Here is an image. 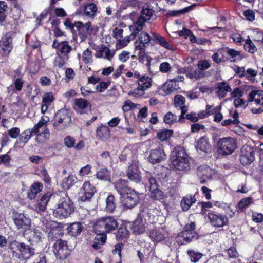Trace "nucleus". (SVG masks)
<instances>
[{
  "label": "nucleus",
  "mask_w": 263,
  "mask_h": 263,
  "mask_svg": "<svg viewBox=\"0 0 263 263\" xmlns=\"http://www.w3.org/2000/svg\"><path fill=\"white\" fill-rule=\"evenodd\" d=\"M13 220L16 228L18 230H26L29 229L31 225V220L27 215L17 213L13 215Z\"/></svg>",
  "instance_id": "13"
},
{
  "label": "nucleus",
  "mask_w": 263,
  "mask_h": 263,
  "mask_svg": "<svg viewBox=\"0 0 263 263\" xmlns=\"http://www.w3.org/2000/svg\"><path fill=\"white\" fill-rule=\"evenodd\" d=\"M195 147L198 150L207 153L211 149L209 139L205 136L200 137L197 140Z\"/></svg>",
  "instance_id": "30"
},
{
  "label": "nucleus",
  "mask_w": 263,
  "mask_h": 263,
  "mask_svg": "<svg viewBox=\"0 0 263 263\" xmlns=\"http://www.w3.org/2000/svg\"><path fill=\"white\" fill-rule=\"evenodd\" d=\"M186 75L190 79L197 80L203 76V72L200 70L196 69L192 72H186Z\"/></svg>",
  "instance_id": "58"
},
{
  "label": "nucleus",
  "mask_w": 263,
  "mask_h": 263,
  "mask_svg": "<svg viewBox=\"0 0 263 263\" xmlns=\"http://www.w3.org/2000/svg\"><path fill=\"white\" fill-rule=\"evenodd\" d=\"M9 248L13 252V256L22 261H26L34 254V250L23 242H19L16 240L12 241Z\"/></svg>",
  "instance_id": "4"
},
{
  "label": "nucleus",
  "mask_w": 263,
  "mask_h": 263,
  "mask_svg": "<svg viewBox=\"0 0 263 263\" xmlns=\"http://www.w3.org/2000/svg\"><path fill=\"white\" fill-rule=\"evenodd\" d=\"M178 86L176 83V80H171L166 82L162 87V90H163L166 95L170 94L173 92L177 90Z\"/></svg>",
  "instance_id": "44"
},
{
  "label": "nucleus",
  "mask_w": 263,
  "mask_h": 263,
  "mask_svg": "<svg viewBox=\"0 0 263 263\" xmlns=\"http://www.w3.org/2000/svg\"><path fill=\"white\" fill-rule=\"evenodd\" d=\"M8 8L6 3L4 1H0V22H4L6 18V15L5 11Z\"/></svg>",
  "instance_id": "60"
},
{
  "label": "nucleus",
  "mask_w": 263,
  "mask_h": 263,
  "mask_svg": "<svg viewBox=\"0 0 263 263\" xmlns=\"http://www.w3.org/2000/svg\"><path fill=\"white\" fill-rule=\"evenodd\" d=\"M132 32H133L132 31ZM137 34H135L132 33L130 36H126L123 39L121 40V39L118 40L116 43V48L117 49H121L124 48L131 41V37H132L134 39Z\"/></svg>",
  "instance_id": "48"
},
{
  "label": "nucleus",
  "mask_w": 263,
  "mask_h": 263,
  "mask_svg": "<svg viewBox=\"0 0 263 263\" xmlns=\"http://www.w3.org/2000/svg\"><path fill=\"white\" fill-rule=\"evenodd\" d=\"M218 151L222 155H228L233 153L237 148V141L234 138L227 137L220 138L217 143Z\"/></svg>",
  "instance_id": "7"
},
{
  "label": "nucleus",
  "mask_w": 263,
  "mask_h": 263,
  "mask_svg": "<svg viewBox=\"0 0 263 263\" xmlns=\"http://www.w3.org/2000/svg\"><path fill=\"white\" fill-rule=\"evenodd\" d=\"M75 28L78 32V35L81 41H84L90 35L93 31V28L90 22L83 24L82 22L76 21Z\"/></svg>",
  "instance_id": "12"
},
{
  "label": "nucleus",
  "mask_w": 263,
  "mask_h": 263,
  "mask_svg": "<svg viewBox=\"0 0 263 263\" xmlns=\"http://www.w3.org/2000/svg\"><path fill=\"white\" fill-rule=\"evenodd\" d=\"M50 138V132L47 128H46L43 132L37 134L36 140L39 143H43L49 139Z\"/></svg>",
  "instance_id": "55"
},
{
  "label": "nucleus",
  "mask_w": 263,
  "mask_h": 263,
  "mask_svg": "<svg viewBox=\"0 0 263 263\" xmlns=\"http://www.w3.org/2000/svg\"><path fill=\"white\" fill-rule=\"evenodd\" d=\"M195 224L194 222H191L186 224L183 229L177 236V241L180 244L187 243L193 240L198 238L197 234L195 231Z\"/></svg>",
  "instance_id": "8"
},
{
  "label": "nucleus",
  "mask_w": 263,
  "mask_h": 263,
  "mask_svg": "<svg viewBox=\"0 0 263 263\" xmlns=\"http://www.w3.org/2000/svg\"><path fill=\"white\" fill-rule=\"evenodd\" d=\"M107 236L105 233L103 232L97 234L94 238L93 243L92 247L95 250H98L101 248V246L104 245L106 242Z\"/></svg>",
  "instance_id": "39"
},
{
  "label": "nucleus",
  "mask_w": 263,
  "mask_h": 263,
  "mask_svg": "<svg viewBox=\"0 0 263 263\" xmlns=\"http://www.w3.org/2000/svg\"><path fill=\"white\" fill-rule=\"evenodd\" d=\"M68 59L69 57L59 55L55 59L54 62V66L58 67L59 68H63L65 66L66 62L68 61Z\"/></svg>",
  "instance_id": "54"
},
{
  "label": "nucleus",
  "mask_w": 263,
  "mask_h": 263,
  "mask_svg": "<svg viewBox=\"0 0 263 263\" xmlns=\"http://www.w3.org/2000/svg\"><path fill=\"white\" fill-rule=\"evenodd\" d=\"M73 211L72 201L66 194H62L60 196L57 206L53 210L54 216L60 219L66 218L70 216Z\"/></svg>",
  "instance_id": "2"
},
{
  "label": "nucleus",
  "mask_w": 263,
  "mask_h": 263,
  "mask_svg": "<svg viewBox=\"0 0 263 263\" xmlns=\"http://www.w3.org/2000/svg\"><path fill=\"white\" fill-rule=\"evenodd\" d=\"M53 252L57 257L59 259H65L70 254V250L68 248L66 241L62 240H58L53 246Z\"/></svg>",
  "instance_id": "11"
},
{
  "label": "nucleus",
  "mask_w": 263,
  "mask_h": 263,
  "mask_svg": "<svg viewBox=\"0 0 263 263\" xmlns=\"http://www.w3.org/2000/svg\"><path fill=\"white\" fill-rule=\"evenodd\" d=\"M173 132L170 129H162L157 133V138L161 141H167L173 135Z\"/></svg>",
  "instance_id": "47"
},
{
  "label": "nucleus",
  "mask_w": 263,
  "mask_h": 263,
  "mask_svg": "<svg viewBox=\"0 0 263 263\" xmlns=\"http://www.w3.org/2000/svg\"><path fill=\"white\" fill-rule=\"evenodd\" d=\"M127 176L129 179L136 183L141 181V176L138 166L136 163H132L128 166L127 171Z\"/></svg>",
  "instance_id": "23"
},
{
  "label": "nucleus",
  "mask_w": 263,
  "mask_h": 263,
  "mask_svg": "<svg viewBox=\"0 0 263 263\" xmlns=\"http://www.w3.org/2000/svg\"><path fill=\"white\" fill-rule=\"evenodd\" d=\"M84 11L86 16L92 18L96 16L98 8L94 3H86L84 5Z\"/></svg>",
  "instance_id": "37"
},
{
  "label": "nucleus",
  "mask_w": 263,
  "mask_h": 263,
  "mask_svg": "<svg viewBox=\"0 0 263 263\" xmlns=\"http://www.w3.org/2000/svg\"><path fill=\"white\" fill-rule=\"evenodd\" d=\"M177 120V117L171 112H167L164 117V122L166 124H172Z\"/></svg>",
  "instance_id": "61"
},
{
  "label": "nucleus",
  "mask_w": 263,
  "mask_h": 263,
  "mask_svg": "<svg viewBox=\"0 0 263 263\" xmlns=\"http://www.w3.org/2000/svg\"><path fill=\"white\" fill-rule=\"evenodd\" d=\"M146 48V45H144V44L138 43V42L135 43L134 53L136 55L138 56V59L139 61H142L145 58Z\"/></svg>",
  "instance_id": "43"
},
{
  "label": "nucleus",
  "mask_w": 263,
  "mask_h": 263,
  "mask_svg": "<svg viewBox=\"0 0 263 263\" xmlns=\"http://www.w3.org/2000/svg\"><path fill=\"white\" fill-rule=\"evenodd\" d=\"M135 104L130 100H126L124 102L122 109L123 112H127L130 111L132 108L135 107Z\"/></svg>",
  "instance_id": "64"
},
{
  "label": "nucleus",
  "mask_w": 263,
  "mask_h": 263,
  "mask_svg": "<svg viewBox=\"0 0 263 263\" xmlns=\"http://www.w3.org/2000/svg\"><path fill=\"white\" fill-rule=\"evenodd\" d=\"M248 101L255 105L263 106V90H253L248 96Z\"/></svg>",
  "instance_id": "25"
},
{
  "label": "nucleus",
  "mask_w": 263,
  "mask_h": 263,
  "mask_svg": "<svg viewBox=\"0 0 263 263\" xmlns=\"http://www.w3.org/2000/svg\"><path fill=\"white\" fill-rule=\"evenodd\" d=\"M153 218L148 209H145L140 212L135 220L129 223V227L134 234H143L147 228V223L154 222Z\"/></svg>",
  "instance_id": "3"
},
{
  "label": "nucleus",
  "mask_w": 263,
  "mask_h": 263,
  "mask_svg": "<svg viewBox=\"0 0 263 263\" xmlns=\"http://www.w3.org/2000/svg\"><path fill=\"white\" fill-rule=\"evenodd\" d=\"M52 194L50 192L46 193L43 195L42 197L38 200L35 206V210L37 212H41L44 211L49 202Z\"/></svg>",
  "instance_id": "29"
},
{
  "label": "nucleus",
  "mask_w": 263,
  "mask_h": 263,
  "mask_svg": "<svg viewBox=\"0 0 263 263\" xmlns=\"http://www.w3.org/2000/svg\"><path fill=\"white\" fill-rule=\"evenodd\" d=\"M106 210L107 212L112 213L115 208V197L113 195H110L106 199Z\"/></svg>",
  "instance_id": "50"
},
{
  "label": "nucleus",
  "mask_w": 263,
  "mask_h": 263,
  "mask_svg": "<svg viewBox=\"0 0 263 263\" xmlns=\"http://www.w3.org/2000/svg\"><path fill=\"white\" fill-rule=\"evenodd\" d=\"M82 60L85 64H91L93 63L92 52L89 48L83 52Z\"/></svg>",
  "instance_id": "53"
},
{
  "label": "nucleus",
  "mask_w": 263,
  "mask_h": 263,
  "mask_svg": "<svg viewBox=\"0 0 263 263\" xmlns=\"http://www.w3.org/2000/svg\"><path fill=\"white\" fill-rule=\"evenodd\" d=\"M185 99L180 95H176L174 97L175 106L181 111L180 118H184V114L187 111V107L185 105Z\"/></svg>",
  "instance_id": "28"
},
{
  "label": "nucleus",
  "mask_w": 263,
  "mask_h": 263,
  "mask_svg": "<svg viewBox=\"0 0 263 263\" xmlns=\"http://www.w3.org/2000/svg\"><path fill=\"white\" fill-rule=\"evenodd\" d=\"M225 52L227 54L228 58L231 62H235L240 61L243 58L240 51L235 50L233 49L227 48L226 49Z\"/></svg>",
  "instance_id": "38"
},
{
  "label": "nucleus",
  "mask_w": 263,
  "mask_h": 263,
  "mask_svg": "<svg viewBox=\"0 0 263 263\" xmlns=\"http://www.w3.org/2000/svg\"><path fill=\"white\" fill-rule=\"evenodd\" d=\"M196 201L194 195H186L181 200L180 202L181 207L183 211H187L189 210L192 204Z\"/></svg>",
  "instance_id": "36"
},
{
  "label": "nucleus",
  "mask_w": 263,
  "mask_h": 263,
  "mask_svg": "<svg viewBox=\"0 0 263 263\" xmlns=\"http://www.w3.org/2000/svg\"><path fill=\"white\" fill-rule=\"evenodd\" d=\"M208 217L213 227L221 228L228 224V219L224 214L209 212Z\"/></svg>",
  "instance_id": "15"
},
{
  "label": "nucleus",
  "mask_w": 263,
  "mask_h": 263,
  "mask_svg": "<svg viewBox=\"0 0 263 263\" xmlns=\"http://www.w3.org/2000/svg\"><path fill=\"white\" fill-rule=\"evenodd\" d=\"M151 34H152L151 40L155 41V44H158L167 50H174L173 46L164 37L155 32H151Z\"/></svg>",
  "instance_id": "27"
},
{
  "label": "nucleus",
  "mask_w": 263,
  "mask_h": 263,
  "mask_svg": "<svg viewBox=\"0 0 263 263\" xmlns=\"http://www.w3.org/2000/svg\"><path fill=\"white\" fill-rule=\"evenodd\" d=\"M213 174V171L208 165H203L198 167L197 174L200 179V183H204L210 179Z\"/></svg>",
  "instance_id": "22"
},
{
  "label": "nucleus",
  "mask_w": 263,
  "mask_h": 263,
  "mask_svg": "<svg viewBox=\"0 0 263 263\" xmlns=\"http://www.w3.org/2000/svg\"><path fill=\"white\" fill-rule=\"evenodd\" d=\"M13 83L8 88L9 92L17 93L22 88L24 81L22 79H13Z\"/></svg>",
  "instance_id": "41"
},
{
  "label": "nucleus",
  "mask_w": 263,
  "mask_h": 263,
  "mask_svg": "<svg viewBox=\"0 0 263 263\" xmlns=\"http://www.w3.org/2000/svg\"><path fill=\"white\" fill-rule=\"evenodd\" d=\"M53 48L58 50V52L62 55L69 57L68 54L72 50L71 46L66 41L58 42L57 40L53 41L52 45Z\"/></svg>",
  "instance_id": "21"
},
{
  "label": "nucleus",
  "mask_w": 263,
  "mask_h": 263,
  "mask_svg": "<svg viewBox=\"0 0 263 263\" xmlns=\"http://www.w3.org/2000/svg\"><path fill=\"white\" fill-rule=\"evenodd\" d=\"M244 49L246 51L250 53H254L257 51L256 47L250 39L249 36H248V38L245 40Z\"/></svg>",
  "instance_id": "52"
},
{
  "label": "nucleus",
  "mask_w": 263,
  "mask_h": 263,
  "mask_svg": "<svg viewBox=\"0 0 263 263\" xmlns=\"http://www.w3.org/2000/svg\"><path fill=\"white\" fill-rule=\"evenodd\" d=\"M43 189L42 183L36 182L33 183L30 187V190L28 192V197L30 199H34L36 195L39 193Z\"/></svg>",
  "instance_id": "42"
},
{
  "label": "nucleus",
  "mask_w": 263,
  "mask_h": 263,
  "mask_svg": "<svg viewBox=\"0 0 263 263\" xmlns=\"http://www.w3.org/2000/svg\"><path fill=\"white\" fill-rule=\"evenodd\" d=\"M2 50L3 51V55H8L12 49V40L8 35L3 37L0 44Z\"/></svg>",
  "instance_id": "31"
},
{
  "label": "nucleus",
  "mask_w": 263,
  "mask_h": 263,
  "mask_svg": "<svg viewBox=\"0 0 263 263\" xmlns=\"http://www.w3.org/2000/svg\"><path fill=\"white\" fill-rule=\"evenodd\" d=\"M252 199L251 198H246L241 200L238 204V209L242 211L248 206L251 203Z\"/></svg>",
  "instance_id": "62"
},
{
  "label": "nucleus",
  "mask_w": 263,
  "mask_h": 263,
  "mask_svg": "<svg viewBox=\"0 0 263 263\" xmlns=\"http://www.w3.org/2000/svg\"><path fill=\"white\" fill-rule=\"evenodd\" d=\"M76 179L75 176L69 175L68 177L64 178L61 183V186L64 190L69 189L74 184Z\"/></svg>",
  "instance_id": "46"
},
{
  "label": "nucleus",
  "mask_w": 263,
  "mask_h": 263,
  "mask_svg": "<svg viewBox=\"0 0 263 263\" xmlns=\"http://www.w3.org/2000/svg\"><path fill=\"white\" fill-rule=\"evenodd\" d=\"M130 56L129 51L123 50L119 54L118 59L121 62L124 63L129 59Z\"/></svg>",
  "instance_id": "63"
},
{
  "label": "nucleus",
  "mask_w": 263,
  "mask_h": 263,
  "mask_svg": "<svg viewBox=\"0 0 263 263\" xmlns=\"http://www.w3.org/2000/svg\"><path fill=\"white\" fill-rule=\"evenodd\" d=\"M95 192V187L90 184V182L86 181L81 189L79 199L82 201H86L92 197Z\"/></svg>",
  "instance_id": "19"
},
{
  "label": "nucleus",
  "mask_w": 263,
  "mask_h": 263,
  "mask_svg": "<svg viewBox=\"0 0 263 263\" xmlns=\"http://www.w3.org/2000/svg\"><path fill=\"white\" fill-rule=\"evenodd\" d=\"M170 159L173 166L176 169L184 172L190 170V158L182 148L176 147L171 154Z\"/></svg>",
  "instance_id": "1"
},
{
  "label": "nucleus",
  "mask_w": 263,
  "mask_h": 263,
  "mask_svg": "<svg viewBox=\"0 0 263 263\" xmlns=\"http://www.w3.org/2000/svg\"><path fill=\"white\" fill-rule=\"evenodd\" d=\"M137 81L138 84L137 89L142 92L150 88L152 85V79L145 75L142 76Z\"/></svg>",
  "instance_id": "33"
},
{
  "label": "nucleus",
  "mask_w": 263,
  "mask_h": 263,
  "mask_svg": "<svg viewBox=\"0 0 263 263\" xmlns=\"http://www.w3.org/2000/svg\"><path fill=\"white\" fill-rule=\"evenodd\" d=\"M117 219L113 216L103 217L98 219L95 223L94 229L96 232L109 233L118 227Z\"/></svg>",
  "instance_id": "5"
},
{
  "label": "nucleus",
  "mask_w": 263,
  "mask_h": 263,
  "mask_svg": "<svg viewBox=\"0 0 263 263\" xmlns=\"http://www.w3.org/2000/svg\"><path fill=\"white\" fill-rule=\"evenodd\" d=\"M115 50H110L109 48L102 46L97 50L95 56L97 58H103L111 61L115 54Z\"/></svg>",
  "instance_id": "24"
},
{
  "label": "nucleus",
  "mask_w": 263,
  "mask_h": 263,
  "mask_svg": "<svg viewBox=\"0 0 263 263\" xmlns=\"http://www.w3.org/2000/svg\"><path fill=\"white\" fill-rule=\"evenodd\" d=\"M217 95L220 98L226 96L228 92H231L232 89L229 84L227 82H221L217 86Z\"/></svg>",
  "instance_id": "40"
},
{
  "label": "nucleus",
  "mask_w": 263,
  "mask_h": 263,
  "mask_svg": "<svg viewBox=\"0 0 263 263\" xmlns=\"http://www.w3.org/2000/svg\"><path fill=\"white\" fill-rule=\"evenodd\" d=\"M255 159L253 149L248 146L244 145L241 149L240 160L242 165L250 164Z\"/></svg>",
  "instance_id": "17"
},
{
  "label": "nucleus",
  "mask_w": 263,
  "mask_h": 263,
  "mask_svg": "<svg viewBox=\"0 0 263 263\" xmlns=\"http://www.w3.org/2000/svg\"><path fill=\"white\" fill-rule=\"evenodd\" d=\"M74 109L79 114H86L90 110L91 106L89 102L86 99L78 98L74 100Z\"/></svg>",
  "instance_id": "20"
},
{
  "label": "nucleus",
  "mask_w": 263,
  "mask_h": 263,
  "mask_svg": "<svg viewBox=\"0 0 263 263\" xmlns=\"http://www.w3.org/2000/svg\"><path fill=\"white\" fill-rule=\"evenodd\" d=\"M54 100V97L51 92H46L43 94L41 108L42 114H44L47 111Z\"/></svg>",
  "instance_id": "26"
},
{
  "label": "nucleus",
  "mask_w": 263,
  "mask_h": 263,
  "mask_svg": "<svg viewBox=\"0 0 263 263\" xmlns=\"http://www.w3.org/2000/svg\"><path fill=\"white\" fill-rule=\"evenodd\" d=\"M130 233L124 224H122L116 233V238L118 240L126 239L129 237Z\"/></svg>",
  "instance_id": "45"
},
{
  "label": "nucleus",
  "mask_w": 263,
  "mask_h": 263,
  "mask_svg": "<svg viewBox=\"0 0 263 263\" xmlns=\"http://www.w3.org/2000/svg\"><path fill=\"white\" fill-rule=\"evenodd\" d=\"M71 121V118L68 110L63 108L55 114L53 125L57 130L62 131L69 125Z\"/></svg>",
  "instance_id": "6"
},
{
  "label": "nucleus",
  "mask_w": 263,
  "mask_h": 263,
  "mask_svg": "<svg viewBox=\"0 0 263 263\" xmlns=\"http://www.w3.org/2000/svg\"><path fill=\"white\" fill-rule=\"evenodd\" d=\"M83 227L80 222L71 223L67 228V234L71 236H77L82 232Z\"/></svg>",
  "instance_id": "34"
},
{
  "label": "nucleus",
  "mask_w": 263,
  "mask_h": 263,
  "mask_svg": "<svg viewBox=\"0 0 263 263\" xmlns=\"http://www.w3.org/2000/svg\"><path fill=\"white\" fill-rule=\"evenodd\" d=\"M166 159V155L164 150L159 147L151 150L148 157V161L152 164L161 163Z\"/></svg>",
  "instance_id": "18"
},
{
  "label": "nucleus",
  "mask_w": 263,
  "mask_h": 263,
  "mask_svg": "<svg viewBox=\"0 0 263 263\" xmlns=\"http://www.w3.org/2000/svg\"><path fill=\"white\" fill-rule=\"evenodd\" d=\"M97 179L103 180H109L110 179V173L106 168H101L96 174Z\"/></svg>",
  "instance_id": "49"
},
{
  "label": "nucleus",
  "mask_w": 263,
  "mask_h": 263,
  "mask_svg": "<svg viewBox=\"0 0 263 263\" xmlns=\"http://www.w3.org/2000/svg\"><path fill=\"white\" fill-rule=\"evenodd\" d=\"M187 254L191 258V260L192 262H197L203 256L202 254L198 252H195L194 250H189Z\"/></svg>",
  "instance_id": "57"
},
{
  "label": "nucleus",
  "mask_w": 263,
  "mask_h": 263,
  "mask_svg": "<svg viewBox=\"0 0 263 263\" xmlns=\"http://www.w3.org/2000/svg\"><path fill=\"white\" fill-rule=\"evenodd\" d=\"M138 41L139 42L138 43L146 45V44H148L150 42L151 38L147 32H141L139 35Z\"/></svg>",
  "instance_id": "59"
},
{
  "label": "nucleus",
  "mask_w": 263,
  "mask_h": 263,
  "mask_svg": "<svg viewBox=\"0 0 263 263\" xmlns=\"http://www.w3.org/2000/svg\"><path fill=\"white\" fill-rule=\"evenodd\" d=\"M29 234L30 240L33 242H38L42 238V233L39 230L31 231Z\"/></svg>",
  "instance_id": "56"
},
{
  "label": "nucleus",
  "mask_w": 263,
  "mask_h": 263,
  "mask_svg": "<svg viewBox=\"0 0 263 263\" xmlns=\"http://www.w3.org/2000/svg\"><path fill=\"white\" fill-rule=\"evenodd\" d=\"M120 198L122 206L126 209L133 208L139 201V194L133 189Z\"/></svg>",
  "instance_id": "10"
},
{
  "label": "nucleus",
  "mask_w": 263,
  "mask_h": 263,
  "mask_svg": "<svg viewBox=\"0 0 263 263\" xmlns=\"http://www.w3.org/2000/svg\"><path fill=\"white\" fill-rule=\"evenodd\" d=\"M147 233L151 240L155 243L164 240L168 236V233L164 227L155 228Z\"/></svg>",
  "instance_id": "16"
},
{
  "label": "nucleus",
  "mask_w": 263,
  "mask_h": 263,
  "mask_svg": "<svg viewBox=\"0 0 263 263\" xmlns=\"http://www.w3.org/2000/svg\"><path fill=\"white\" fill-rule=\"evenodd\" d=\"M34 132L32 129H27L23 132L19 136V140L21 142L27 143L32 137V134Z\"/></svg>",
  "instance_id": "51"
},
{
  "label": "nucleus",
  "mask_w": 263,
  "mask_h": 263,
  "mask_svg": "<svg viewBox=\"0 0 263 263\" xmlns=\"http://www.w3.org/2000/svg\"><path fill=\"white\" fill-rule=\"evenodd\" d=\"M115 187L118 193L122 196L127 192L130 191L132 189L127 186V182L122 179H119L116 182Z\"/></svg>",
  "instance_id": "35"
},
{
  "label": "nucleus",
  "mask_w": 263,
  "mask_h": 263,
  "mask_svg": "<svg viewBox=\"0 0 263 263\" xmlns=\"http://www.w3.org/2000/svg\"><path fill=\"white\" fill-rule=\"evenodd\" d=\"M150 197L155 200L161 202L164 201L165 195L163 192L158 188V183L155 178L151 177L149 179Z\"/></svg>",
  "instance_id": "14"
},
{
  "label": "nucleus",
  "mask_w": 263,
  "mask_h": 263,
  "mask_svg": "<svg viewBox=\"0 0 263 263\" xmlns=\"http://www.w3.org/2000/svg\"><path fill=\"white\" fill-rule=\"evenodd\" d=\"M96 137L97 139L102 141L107 140L110 137L109 128L105 125L99 127L96 130Z\"/></svg>",
  "instance_id": "32"
},
{
  "label": "nucleus",
  "mask_w": 263,
  "mask_h": 263,
  "mask_svg": "<svg viewBox=\"0 0 263 263\" xmlns=\"http://www.w3.org/2000/svg\"><path fill=\"white\" fill-rule=\"evenodd\" d=\"M153 14L152 10L148 8H143L141 12V15L137 21L130 26L129 29L133 33L138 34L143 29L145 23L150 20Z\"/></svg>",
  "instance_id": "9"
}]
</instances>
